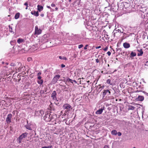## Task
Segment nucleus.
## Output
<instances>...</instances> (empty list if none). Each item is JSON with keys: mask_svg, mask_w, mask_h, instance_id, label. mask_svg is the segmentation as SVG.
Returning <instances> with one entry per match:
<instances>
[{"mask_svg": "<svg viewBox=\"0 0 148 148\" xmlns=\"http://www.w3.org/2000/svg\"><path fill=\"white\" fill-rule=\"evenodd\" d=\"M43 82V81L42 79L38 81V82L39 84H42Z\"/></svg>", "mask_w": 148, "mask_h": 148, "instance_id": "obj_26", "label": "nucleus"}, {"mask_svg": "<svg viewBox=\"0 0 148 148\" xmlns=\"http://www.w3.org/2000/svg\"><path fill=\"white\" fill-rule=\"evenodd\" d=\"M61 66L62 68H64L65 66L63 64H62L61 65Z\"/></svg>", "mask_w": 148, "mask_h": 148, "instance_id": "obj_44", "label": "nucleus"}, {"mask_svg": "<svg viewBox=\"0 0 148 148\" xmlns=\"http://www.w3.org/2000/svg\"><path fill=\"white\" fill-rule=\"evenodd\" d=\"M60 77V75H55L52 80V81L55 83L57 82L58 79Z\"/></svg>", "mask_w": 148, "mask_h": 148, "instance_id": "obj_8", "label": "nucleus"}, {"mask_svg": "<svg viewBox=\"0 0 148 148\" xmlns=\"http://www.w3.org/2000/svg\"><path fill=\"white\" fill-rule=\"evenodd\" d=\"M111 134L113 135H116L117 134V132L115 130H113L111 131Z\"/></svg>", "mask_w": 148, "mask_h": 148, "instance_id": "obj_19", "label": "nucleus"}, {"mask_svg": "<svg viewBox=\"0 0 148 148\" xmlns=\"http://www.w3.org/2000/svg\"><path fill=\"white\" fill-rule=\"evenodd\" d=\"M104 109V107H102L101 109H99V110H97L96 112V114H101L103 112V111Z\"/></svg>", "mask_w": 148, "mask_h": 148, "instance_id": "obj_11", "label": "nucleus"}, {"mask_svg": "<svg viewBox=\"0 0 148 148\" xmlns=\"http://www.w3.org/2000/svg\"><path fill=\"white\" fill-rule=\"evenodd\" d=\"M40 16L42 17H43L44 16V14H41L40 15Z\"/></svg>", "mask_w": 148, "mask_h": 148, "instance_id": "obj_51", "label": "nucleus"}, {"mask_svg": "<svg viewBox=\"0 0 148 148\" xmlns=\"http://www.w3.org/2000/svg\"><path fill=\"white\" fill-rule=\"evenodd\" d=\"M41 92L42 94H44L45 93L44 90H41Z\"/></svg>", "mask_w": 148, "mask_h": 148, "instance_id": "obj_47", "label": "nucleus"}, {"mask_svg": "<svg viewBox=\"0 0 148 148\" xmlns=\"http://www.w3.org/2000/svg\"><path fill=\"white\" fill-rule=\"evenodd\" d=\"M57 116L56 114L51 115L50 114V121L53 122L56 119Z\"/></svg>", "mask_w": 148, "mask_h": 148, "instance_id": "obj_5", "label": "nucleus"}, {"mask_svg": "<svg viewBox=\"0 0 148 148\" xmlns=\"http://www.w3.org/2000/svg\"><path fill=\"white\" fill-rule=\"evenodd\" d=\"M123 46L125 48H128L130 47V44L127 42L124 43L123 44Z\"/></svg>", "mask_w": 148, "mask_h": 148, "instance_id": "obj_13", "label": "nucleus"}, {"mask_svg": "<svg viewBox=\"0 0 148 148\" xmlns=\"http://www.w3.org/2000/svg\"><path fill=\"white\" fill-rule=\"evenodd\" d=\"M103 148H109V147L107 145H105L104 146Z\"/></svg>", "mask_w": 148, "mask_h": 148, "instance_id": "obj_42", "label": "nucleus"}, {"mask_svg": "<svg viewBox=\"0 0 148 148\" xmlns=\"http://www.w3.org/2000/svg\"><path fill=\"white\" fill-rule=\"evenodd\" d=\"M24 39L19 38L17 40V42L18 43H20L24 41Z\"/></svg>", "mask_w": 148, "mask_h": 148, "instance_id": "obj_22", "label": "nucleus"}, {"mask_svg": "<svg viewBox=\"0 0 148 148\" xmlns=\"http://www.w3.org/2000/svg\"><path fill=\"white\" fill-rule=\"evenodd\" d=\"M111 94L110 92L108 90H104L103 93V95L104 96L106 95H110Z\"/></svg>", "mask_w": 148, "mask_h": 148, "instance_id": "obj_9", "label": "nucleus"}, {"mask_svg": "<svg viewBox=\"0 0 148 148\" xmlns=\"http://www.w3.org/2000/svg\"><path fill=\"white\" fill-rule=\"evenodd\" d=\"M5 64H6L7 65H8V63H7V62H6V63H5Z\"/></svg>", "mask_w": 148, "mask_h": 148, "instance_id": "obj_57", "label": "nucleus"}, {"mask_svg": "<svg viewBox=\"0 0 148 148\" xmlns=\"http://www.w3.org/2000/svg\"><path fill=\"white\" fill-rule=\"evenodd\" d=\"M37 8H38V11L39 12H40L43 9V6L40 5H38L37 6Z\"/></svg>", "mask_w": 148, "mask_h": 148, "instance_id": "obj_17", "label": "nucleus"}, {"mask_svg": "<svg viewBox=\"0 0 148 148\" xmlns=\"http://www.w3.org/2000/svg\"><path fill=\"white\" fill-rule=\"evenodd\" d=\"M20 14V13L19 12L16 13L15 14L14 16L15 18L16 19H18L19 17Z\"/></svg>", "mask_w": 148, "mask_h": 148, "instance_id": "obj_21", "label": "nucleus"}, {"mask_svg": "<svg viewBox=\"0 0 148 148\" xmlns=\"http://www.w3.org/2000/svg\"><path fill=\"white\" fill-rule=\"evenodd\" d=\"M47 88H46V89H45V92H47Z\"/></svg>", "mask_w": 148, "mask_h": 148, "instance_id": "obj_58", "label": "nucleus"}, {"mask_svg": "<svg viewBox=\"0 0 148 148\" xmlns=\"http://www.w3.org/2000/svg\"><path fill=\"white\" fill-rule=\"evenodd\" d=\"M63 108L64 109H66L65 111V113H64V114H65V115L66 114V113L68 112L71 109H72L71 105L68 104H64L63 105Z\"/></svg>", "mask_w": 148, "mask_h": 148, "instance_id": "obj_1", "label": "nucleus"}, {"mask_svg": "<svg viewBox=\"0 0 148 148\" xmlns=\"http://www.w3.org/2000/svg\"><path fill=\"white\" fill-rule=\"evenodd\" d=\"M44 114V111L42 110L36 111L35 112V114L36 116L42 115Z\"/></svg>", "mask_w": 148, "mask_h": 148, "instance_id": "obj_10", "label": "nucleus"}, {"mask_svg": "<svg viewBox=\"0 0 148 148\" xmlns=\"http://www.w3.org/2000/svg\"><path fill=\"white\" fill-rule=\"evenodd\" d=\"M58 9V8H56L55 9L56 10H57Z\"/></svg>", "mask_w": 148, "mask_h": 148, "instance_id": "obj_55", "label": "nucleus"}, {"mask_svg": "<svg viewBox=\"0 0 148 148\" xmlns=\"http://www.w3.org/2000/svg\"><path fill=\"white\" fill-rule=\"evenodd\" d=\"M59 58L60 59H62V58L61 56H59Z\"/></svg>", "mask_w": 148, "mask_h": 148, "instance_id": "obj_50", "label": "nucleus"}, {"mask_svg": "<svg viewBox=\"0 0 148 148\" xmlns=\"http://www.w3.org/2000/svg\"><path fill=\"white\" fill-rule=\"evenodd\" d=\"M5 63L4 62H2V64H4Z\"/></svg>", "mask_w": 148, "mask_h": 148, "instance_id": "obj_56", "label": "nucleus"}, {"mask_svg": "<svg viewBox=\"0 0 148 148\" xmlns=\"http://www.w3.org/2000/svg\"><path fill=\"white\" fill-rule=\"evenodd\" d=\"M42 31L40 29H39L37 26L35 27V34H39L41 33Z\"/></svg>", "mask_w": 148, "mask_h": 148, "instance_id": "obj_4", "label": "nucleus"}, {"mask_svg": "<svg viewBox=\"0 0 148 148\" xmlns=\"http://www.w3.org/2000/svg\"><path fill=\"white\" fill-rule=\"evenodd\" d=\"M96 60V62L97 63H98V62H99V59H96L95 60Z\"/></svg>", "mask_w": 148, "mask_h": 148, "instance_id": "obj_41", "label": "nucleus"}, {"mask_svg": "<svg viewBox=\"0 0 148 148\" xmlns=\"http://www.w3.org/2000/svg\"><path fill=\"white\" fill-rule=\"evenodd\" d=\"M140 91H138V90H137V92H140Z\"/></svg>", "mask_w": 148, "mask_h": 148, "instance_id": "obj_62", "label": "nucleus"}, {"mask_svg": "<svg viewBox=\"0 0 148 148\" xmlns=\"http://www.w3.org/2000/svg\"><path fill=\"white\" fill-rule=\"evenodd\" d=\"M42 77L40 76H38V79L39 80H42Z\"/></svg>", "mask_w": 148, "mask_h": 148, "instance_id": "obj_36", "label": "nucleus"}, {"mask_svg": "<svg viewBox=\"0 0 148 148\" xmlns=\"http://www.w3.org/2000/svg\"><path fill=\"white\" fill-rule=\"evenodd\" d=\"M88 45H86V46H85V47H84V49L85 50L86 49H87V47H88Z\"/></svg>", "mask_w": 148, "mask_h": 148, "instance_id": "obj_38", "label": "nucleus"}, {"mask_svg": "<svg viewBox=\"0 0 148 148\" xmlns=\"http://www.w3.org/2000/svg\"><path fill=\"white\" fill-rule=\"evenodd\" d=\"M139 52L137 54V55L138 56H141L143 54V51H142V49L139 50H137Z\"/></svg>", "mask_w": 148, "mask_h": 148, "instance_id": "obj_14", "label": "nucleus"}, {"mask_svg": "<svg viewBox=\"0 0 148 148\" xmlns=\"http://www.w3.org/2000/svg\"><path fill=\"white\" fill-rule=\"evenodd\" d=\"M15 112L14 111H13V114H15Z\"/></svg>", "mask_w": 148, "mask_h": 148, "instance_id": "obj_59", "label": "nucleus"}, {"mask_svg": "<svg viewBox=\"0 0 148 148\" xmlns=\"http://www.w3.org/2000/svg\"><path fill=\"white\" fill-rule=\"evenodd\" d=\"M117 134L119 136H120L121 135V133L120 132L117 133Z\"/></svg>", "mask_w": 148, "mask_h": 148, "instance_id": "obj_34", "label": "nucleus"}, {"mask_svg": "<svg viewBox=\"0 0 148 148\" xmlns=\"http://www.w3.org/2000/svg\"><path fill=\"white\" fill-rule=\"evenodd\" d=\"M24 127L27 129L29 130H32V129L30 127V125H25Z\"/></svg>", "mask_w": 148, "mask_h": 148, "instance_id": "obj_18", "label": "nucleus"}, {"mask_svg": "<svg viewBox=\"0 0 148 148\" xmlns=\"http://www.w3.org/2000/svg\"><path fill=\"white\" fill-rule=\"evenodd\" d=\"M21 68H20V67L18 68V69L19 70V71H21Z\"/></svg>", "mask_w": 148, "mask_h": 148, "instance_id": "obj_53", "label": "nucleus"}, {"mask_svg": "<svg viewBox=\"0 0 148 148\" xmlns=\"http://www.w3.org/2000/svg\"><path fill=\"white\" fill-rule=\"evenodd\" d=\"M71 0H69V2H70L71 1Z\"/></svg>", "mask_w": 148, "mask_h": 148, "instance_id": "obj_61", "label": "nucleus"}, {"mask_svg": "<svg viewBox=\"0 0 148 148\" xmlns=\"http://www.w3.org/2000/svg\"><path fill=\"white\" fill-rule=\"evenodd\" d=\"M115 33H116V32H114V33L113 34V36H114V37H115Z\"/></svg>", "mask_w": 148, "mask_h": 148, "instance_id": "obj_54", "label": "nucleus"}, {"mask_svg": "<svg viewBox=\"0 0 148 148\" xmlns=\"http://www.w3.org/2000/svg\"><path fill=\"white\" fill-rule=\"evenodd\" d=\"M144 99V97L143 96H142L139 95L138 97L136 99L138 101H143Z\"/></svg>", "mask_w": 148, "mask_h": 148, "instance_id": "obj_15", "label": "nucleus"}, {"mask_svg": "<svg viewBox=\"0 0 148 148\" xmlns=\"http://www.w3.org/2000/svg\"><path fill=\"white\" fill-rule=\"evenodd\" d=\"M58 101V100H57V101H56V102H55V104H56V105H57L58 106H59L60 105H59V103L57 102V101Z\"/></svg>", "mask_w": 148, "mask_h": 148, "instance_id": "obj_32", "label": "nucleus"}, {"mask_svg": "<svg viewBox=\"0 0 148 148\" xmlns=\"http://www.w3.org/2000/svg\"><path fill=\"white\" fill-rule=\"evenodd\" d=\"M115 30H116V31H118L119 32L120 31L121 33H122L120 31V30H119V29H117L116 28V29H115Z\"/></svg>", "mask_w": 148, "mask_h": 148, "instance_id": "obj_31", "label": "nucleus"}, {"mask_svg": "<svg viewBox=\"0 0 148 148\" xmlns=\"http://www.w3.org/2000/svg\"><path fill=\"white\" fill-rule=\"evenodd\" d=\"M62 59L64 60H67V58L66 57H63L62 58Z\"/></svg>", "mask_w": 148, "mask_h": 148, "instance_id": "obj_46", "label": "nucleus"}, {"mask_svg": "<svg viewBox=\"0 0 148 148\" xmlns=\"http://www.w3.org/2000/svg\"><path fill=\"white\" fill-rule=\"evenodd\" d=\"M31 13L32 15H34L36 16H38L39 15L38 11L36 12L34 11H33L31 12Z\"/></svg>", "mask_w": 148, "mask_h": 148, "instance_id": "obj_12", "label": "nucleus"}, {"mask_svg": "<svg viewBox=\"0 0 148 148\" xmlns=\"http://www.w3.org/2000/svg\"><path fill=\"white\" fill-rule=\"evenodd\" d=\"M135 107L134 106H129V107L128 108V110H133L134 109Z\"/></svg>", "mask_w": 148, "mask_h": 148, "instance_id": "obj_23", "label": "nucleus"}, {"mask_svg": "<svg viewBox=\"0 0 148 148\" xmlns=\"http://www.w3.org/2000/svg\"><path fill=\"white\" fill-rule=\"evenodd\" d=\"M32 60V58L31 57H29L27 58V60L28 62L31 61Z\"/></svg>", "mask_w": 148, "mask_h": 148, "instance_id": "obj_29", "label": "nucleus"}, {"mask_svg": "<svg viewBox=\"0 0 148 148\" xmlns=\"http://www.w3.org/2000/svg\"><path fill=\"white\" fill-rule=\"evenodd\" d=\"M50 112L45 113V116L43 117L44 120L47 122H50Z\"/></svg>", "mask_w": 148, "mask_h": 148, "instance_id": "obj_2", "label": "nucleus"}, {"mask_svg": "<svg viewBox=\"0 0 148 148\" xmlns=\"http://www.w3.org/2000/svg\"><path fill=\"white\" fill-rule=\"evenodd\" d=\"M51 6L52 7H55L56 6V5H55V4L52 3V4H51Z\"/></svg>", "mask_w": 148, "mask_h": 148, "instance_id": "obj_37", "label": "nucleus"}, {"mask_svg": "<svg viewBox=\"0 0 148 148\" xmlns=\"http://www.w3.org/2000/svg\"><path fill=\"white\" fill-rule=\"evenodd\" d=\"M107 53L109 56H110V55L111 53L110 51H109Z\"/></svg>", "mask_w": 148, "mask_h": 148, "instance_id": "obj_39", "label": "nucleus"}, {"mask_svg": "<svg viewBox=\"0 0 148 148\" xmlns=\"http://www.w3.org/2000/svg\"><path fill=\"white\" fill-rule=\"evenodd\" d=\"M28 134L27 132L23 133L19 136L18 138H19L20 139H22L23 138L27 137Z\"/></svg>", "mask_w": 148, "mask_h": 148, "instance_id": "obj_6", "label": "nucleus"}, {"mask_svg": "<svg viewBox=\"0 0 148 148\" xmlns=\"http://www.w3.org/2000/svg\"><path fill=\"white\" fill-rule=\"evenodd\" d=\"M136 54L135 52H132L130 54V57H134L136 56Z\"/></svg>", "mask_w": 148, "mask_h": 148, "instance_id": "obj_20", "label": "nucleus"}, {"mask_svg": "<svg viewBox=\"0 0 148 148\" xmlns=\"http://www.w3.org/2000/svg\"><path fill=\"white\" fill-rule=\"evenodd\" d=\"M108 48L107 47H106L103 50L104 51H106L108 49Z\"/></svg>", "mask_w": 148, "mask_h": 148, "instance_id": "obj_45", "label": "nucleus"}, {"mask_svg": "<svg viewBox=\"0 0 148 148\" xmlns=\"http://www.w3.org/2000/svg\"><path fill=\"white\" fill-rule=\"evenodd\" d=\"M66 81H69L72 83H73V82H75V83H77V82L75 80H72V79H70L69 77L67 78Z\"/></svg>", "mask_w": 148, "mask_h": 148, "instance_id": "obj_16", "label": "nucleus"}, {"mask_svg": "<svg viewBox=\"0 0 148 148\" xmlns=\"http://www.w3.org/2000/svg\"><path fill=\"white\" fill-rule=\"evenodd\" d=\"M56 95L57 93L55 91H54L51 94V97L53 99L57 100Z\"/></svg>", "mask_w": 148, "mask_h": 148, "instance_id": "obj_7", "label": "nucleus"}, {"mask_svg": "<svg viewBox=\"0 0 148 148\" xmlns=\"http://www.w3.org/2000/svg\"><path fill=\"white\" fill-rule=\"evenodd\" d=\"M47 8H49V9H51V7L49 6H47Z\"/></svg>", "mask_w": 148, "mask_h": 148, "instance_id": "obj_52", "label": "nucleus"}, {"mask_svg": "<svg viewBox=\"0 0 148 148\" xmlns=\"http://www.w3.org/2000/svg\"><path fill=\"white\" fill-rule=\"evenodd\" d=\"M10 65L11 66H15V63H12Z\"/></svg>", "mask_w": 148, "mask_h": 148, "instance_id": "obj_33", "label": "nucleus"}, {"mask_svg": "<svg viewBox=\"0 0 148 148\" xmlns=\"http://www.w3.org/2000/svg\"><path fill=\"white\" fill-rule=\"evenodd\" d=\"M133 148H136V147H134Z\"/></svg>", "mask_w": 148, "mask_h": 148, "instance_id": "obj_64", "label": "nucleus"}, {"mask_svg": "<svg viewBox=\"0 0 148 148\" xmlns=\"http://www.w3.org/2000/svg\"><path fill=\"white\" fill-rule=\"evenodd\" d=\"M24 5H26V7L25 8V9L27 10L28 8V3L27 2H25L24 4Z\"/></svg>", "mask_w": 148, "mask_h": 148, "instance_id": "obj_28", "label": "nucleus"}, {"mask_svg": "<svg viewBox=\"0 0 148 148\" xmlns=\"http://www.w3.org/2000/svg\"><path fill=\"white\" fill-rule=\"evenodd\" d=\"M106 82L107 84H110V85H112V84L111 83V80L110 79L107 80Z\"/></svg>", "mask_w": 148, "mask_h": 148, "instance_id": "obj_25", "label": "nucleus"}, {"mask_svg": "<svg viewBox=\"0 0 148 148\" xmlns=\"http://www.w3.org/2000/svg\"><path fill=\"white\" fill-rule=\"evenodd\" d=\"M81 79V78H79V79H78V80H79V79Z\"/></svg>", "mask_w": 148, "mask_h": 148, "instance_id": "obj_63", "label": "nucleus"}, {"mask_svg": "<svg viewBox=\"0 0 148 148\" xmlns=\"http://www.w3.org/2000/svg\"><path fill=\"white\" fill-rule=\"evenodd\" d=\"M4 67H5V68H8V67H7V66H4Z\"/></svg>", "mask_w": 148, "mask_h": 148, "instance_id": "obj_60", "label": "nucleus"}, {"mask_svg": "<svg viewBox=\"0 0 148 148\" xmlns=\"http://www.w3.org/2000/svg\"><path fill=\"white\" fill-rule=\"evenodd\" d=\"M145 66H148V61H147L145 64Z\"/></svg>", "mask_w": 148, "mask_h": 148, "instance_id": "obj_48", "label": "nucleus"}, {"mask_svg": "<svg viewBox=\"0 0 148 148\" xmlns=\"http://www.w3.org/2000/svg\"><path fill=\"white\" fill-rule=\"evenodd\" d=\"M41 74V73L40 72H38L37 74V76H40V75Z\"/></svg>", "mask_w": 148, "mask_h": 148, "instance_id": "obj_43", "label": "nucleus"}, {"mask_svg": "<svg viewBox=\"0 0 148 148\" xmlns=\"http://www.w3.org/2000/svg\"><path fill=\"white\" fill-rule=\"evenodd\" d=\"M143 92L147 96V95H148V93L145 92V91H143Z\"/></svg>", "mask_w": 148, "mask_h": 148, "instance_id": "obj_40", "label": "nucleus"}, {"mask_svg": "<svg viewBox=\"0 0 148 148\" xmlns=\"http://www.w3.org/2000/svg\"><path fill=\"white\" fill-rule=\"evenodd\" d=\"M52 145H51L50 146L46 147V146H44L42 147V148H51L52 147Z\"/></svg>", "mask_w": 148, "mask_h": 148, "instance_id": "obj_27", "label": "nucleus"}, {"mask_svg": "<svg viewBox=\"0 0 148 148\" xmlns=\"http://www.w3.org/2000/svg\"><path fill=\"white\" fill-rule=\"evenodd\" d=\"M9 30L10 32L11 33L13 32V33H14V32H13V31H12V27H11L10 25L9 26Z\"/></svg>", "mask_w": 148, "mask_h": 148, "instance_id": "obj_24", "label": "nucleus"}, {"mask_svg": "<svg viewBox=\"0 0 148 148\" xmlns=\"http://www.w3.org/2000/svg\"><path fill=\"white\" fill-rule=\"evenodd\" d=\"M18 143L20 144L21 143V140L22 139H20L19 138H18Z\"/></svg>", "mask_w": 148, "mask_h": 148, "instance_id": "obj_35", "label": "nucleus"}, {"mask_svg": "<svg viewBox=\"0 0 148 148\" xmlns=\"http://www.w3.org/2000/svg\"><path fill=\"white\" fill-rule=\"evenodd\" d=\"M83 47V45H79L78 46V48L79 49H80L82 47Z\"/></svg>", "mask_w": 148, "mask_h": 148, "instance_id": "obj_30", "label": "nucleus"}, {"mask_svg": "<svg viewBox=\"0 0 148 148\" xmlns=\"http://www.w3.org/2000/svg\"><path fill=\"white\" fill-rule=\"evenodd\" d=\"M12 116V115L11 114H8L6 118V121L8 123H10L11 122V119Z\"/></svg>", "mask_w": 148, "mask_h": 148, "instance_id": "obj_3", "label": "nucleus"}, {"mask_svg": "<svg viewBox=\"0 0 148 148\" xmlns=\"http://www.w3.org/2000/svg\"><path fill=\"white\" fill-rule=\"evenodd\" d=\"M101 47L100 46H98V47H96V49H99V48H100Z\"/></svg>", "mask_w": 148, "mask_h": 148, "instance_id": "obj_49", "label": "nucleus"}]
</instances>
